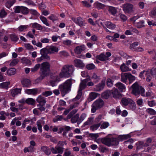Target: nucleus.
<instances>
[{
    "mask_svg": "<svg viewBox=\"0 0 156 156\" xmlns=\"http://www.w3.org/2000/svg\"><path fill=\"white\" fill-rule=\"evenodd\" d=\"M74 70V68L73 65H64L59 74V76L61 78H68L73 74Z\"/></svg>",
    "mask_w": 156,
    "mask_h": 156,
    "instance_id": "1",
    "label": "nucleus"
},
{
    "mask_svg": "<svg viewBox=\"0 0 156 156\" xmlns=\"http://www.w3.org/2000/svg\"><path fill=\"white\" fill-rule=\"evenodd\" d=\"M91 80L90 77H88L87 79H85L81 81L80 85L78 91V94L76 97L74 98V100H76V99H80L81 98L82 94V90L84 89L87 86V85L89 86H91L94 85V83L91 81L87 83V82Z\"/></svg>",
    "mask_w": 156,
    "mask_h": 156,
    "instance_id": "2",
    "label": "nucleus"
},
{
    "mask_svg": "<svg viewBox=\"0 0 156 156\" xmlns=\"http://www.w3.org/2000/svg\"><path fill=\"white\" fill-rule=\"evenodd\" d=\"M132 93L135 96L139 97L140 94L142 96H145V90L142 86H139L137 82H136L131 86Z\"/></svg>",
    "mask_w": 156,
    "mask_h": 156,
    "instance_id": "3",
    "label": "nucleus"
},
{
    "mask_svg": "<svg viewBox=\"0 0 156 156\" xmlns=\"http://www.w3.org/2000/svg\"><path fill=\"white\" fill-rule=\"evenodd\" d=\"M50 64L47 62L41 63L40 67V76L38 78L41 80H42L49 73Z\"/></svg>",
    "mask_w": 156,
    "mask_h": 156,
    "instance_id": "4",
    "label": "nucleus"
},
{
    "mask_svg": "<svg viewBox=\"0 0 156 156\" xmlns=\"http://www.w3.org/2000/svg\"><path fill=\"white\" fill-rule=\"evenodd\" d=\"M72 85V80L70 79L67 80L63 84L59 86L61 93L64 95L66 94L71 90Z\"/></svg>",
    "mask_w": 156,
    "mask_h": 156,
    "instance_id": "5",
    "label": "nucleus"
},
{
    "mask_svg": "<svg viewBox=\"0 0 156 156\" xmlns=\"http://www.w3.org/2000/svg\"><path fill=\"white\" fill-rule=\"evenodd\" d=\"M104 104V101L101 99H99L96 100L92 105V113H94L97 109L102 107Z\"/></svg>",
    "mask_w": 156,
    "mask_h": 156,
    "instance_id": "6",
    "label": "nucleus"
},
{
    "mask_svg": "<svg viewBox=\"0 0 156 156\" xmlns=\"http://www.w3.org/2000/svg\"><path fill=\"white\" fill-rule=\"evenodd\" d=\"M47 51H48V54H54L58 51V49L55 46L51 45L48 49L44 48L41 49L40 50V53L41 54L44 55Z\"/></svg>",
    "mask_w": 156,
    "mask_h": 156,
    "instance_id": "7",
    "label": "nucleus"
},
{
    "mask_svg": "<svg viewBox=\"0 0 156 156\" xmlns=\"http://www.w3.org/2000/svg\"><path fill=\"white\" fill-rule=\"evenodd\" d=\"M86 49V47L84 45L78 46L76 47L74 49V51L75 54L79 55L82 51H85Z\"/></svg>",
    "mask_w": 156,
    "mask_h": 156,
    "instance_id": "8",
    "label": "nucleus"
},
{
    "mask_svg": "<svg viewBox=\"0 0 156 156\" xmlns=\"http://www.w3.org/2000/svg\"><path fill=\"white\" fill-rule=\"evenodd\" d=\"M73 99H73V101H76V102H75L74 105H70V108L69 109H66L64 111L63 113L64 115H66L70 110L78 106V104L80 102V100H79V99H76V100H74Z\"/></svg>",
    "mask_w": 156,
    "mask_h": 156,
    "instance_id": "9",
    "label": "nucleus"
},
{
    "mask_svg": "<svg viewBox=\"0 0 156 156\" xmlns=\"http://www.w3.org/2000/svg\"><path fill=\"white\" fill-rule=\"evenodd\" d=\"M73 64L75 66L81 69L83 68L85 66V64L83 61L79 59H75L73 61Z\"/></svg>",
    "mask_w": 156,
    "mask_h": 156,
    "instance_id": "10",
    "label": "nucleus"
},
{
    "mask_svg": "<svg viewBox=\"0 0 156 156\" xmlns=\"http://www.w3.org/2000/svg\"><path fill=\"white\" fill-rule=\"evenodd\" d=\"M73 20L76 24L80 27L85 26L86 23L83 21V20L80 17H78L77 18H73Z\"/></svg>",
    "mask_w": 156,
    "mask_h": 156,
    "instance_id": "11",
    "label": "nucleus"
},
{
    "mask_svg": "<svg viewBox=\"0 0 156 156\" xmlns=\"http://www.w3.org/2000/svg\"><path fill=\"white\" fill-rule=\"evenodd\" d=\"M111 93L113 97L115 98H119L122 97V95L118 92L117 89L113 88L111 91Z\"/></svg>",
    "mask_w": 156,
    "mask_h": 156,
    "instance_id": "12",
    "label": "nucleus"
},
{
    "mask_svg": "<svg viewBox=\"0 0 156 156\" xmlns=\"http://www.w3.org/2000/svg\"><path fill=\"white\" fill-rule=\"evenodd\" d=\"M127 106L132 110H134L136 108V105L134 101L130 98H127Z\"/></svg>",
    "mask_w": 156,
    "mask_h": 156,
    "instance_id": "13",
    "label": "nucleus"
},
{
    "mask_svg": "<svg viewBox=\"0 0 156 156\" xmlns=\"http://www.w3.org/2000/svg\"><path fill=\"white\" fill-rule=\"evenodd\" d=\"M36 101L40 105H44L46 103L44 98L41 95L39 96L37 98Z\"/></svg>",
    "mask_w": 156,
    "mask_h": 156,
    "instance_id": "14",
    "label": "nucleus"
},
{
    "mask_svg": "<svg viewBox=\"0 0 156 156\" xmlns=\"http://www.w3.org/2000/svg\"><path fill=\"white\" fill-rule=\"evenodd\" d=\"M105 85V82L103 81H102L101 83L95 86L94 88V90L97 91H100L103 89Z\"/></svg>",
    "mask_w": 156,
    "mask_h": 156,
    "instance_id": "15",
    "label": "nucleus"
},
{
    "mask_svg": "<svg viewBox=\"0 0 156 156\" xmlns=\"http://www.w3.org/2000/svg\"><path fill=\"white\" fill-rule=\"evenodd\" d=\"M37 89H27L25 90V93L28 94H31L35 95L37 94Z\"/></svg>",
    "mask_w": 156,
    "mask_h": 156,
    "instance_id": "16",
    "label": "nucleus"
},
{
    "mask_svg": "<svg viewBox=\"0 0 156 156\" xmlns=\"http://www.w3.org/2000/svg\"><path fill=\"white\" fill-rule=\"evenodd\" d=\"M16 73V69L13 68L8 69L6 72V74L9 76H13Z\"/></svg>",
    "mask_w": 156,
    "mask_h": 156,
    "instance_id": "17",
    "label": "nucleus"
},
{
    "mask_svg": "<svg viewBox=\"0 0 156 156\" xmlns=\"http://www.w3.org/2000/svg\"><path fill=\"white\" fill-rule=\"evenodd\" d=\"M112 138H105L101 139V142L102 143L110 147L111 146V141Z\"/></svg>",
    "mask_w": 156,
    "mask_h": 156,
    "instance_id": "18",
    "label": "nucleus"
},
{
    "mask_svg": "<svg viewBox=\"0 0 156 156\" xmlns=\"http://www.w3.org/2000/svg\"><path fill=\"white\" fill-rule=\"evenodd\" d=\"M98 94L96 93L92 92L89 95V98L87 99L89 102H90L95 99L97 97Z\"/></svg>",
    "mask_w": 156,
    "mask_h": 156,
    "instance_id": "19",
    "label": "nucleus"
},
{
    "mask_svg": "<svg viewBox=\"0 0 156 156\" xmlns=\"http://www.w3.org/2000/svg\"><path fill=\"white\" fill-rule=\"evenodd\" d=\"M30 25L32 28H35L38 30H43V27L40 24L37 23H31Z\"/></svg>",
    "mask_w": 156,
    "mask_h": 156,
    "instance_id": "20",
    "label": "nucleus"
},
{
    "mask_svg": "<svg viewBox=\"0 0 156 156\" xmlns=\"http://www.w3.org/2000/svg\"><path fill=\"white\" fill-rule=\"evenodd\" d=\"M127 79L129 80V83L130 84L135 80V77L130 73H127Z\"/></svg>",
    "mask_w": 156,
    "mask_h": 156,
    "instance_id": "21",
    "label": "nucleus"
},
{
    "mask_svg": "<svg viewBox=\"0 0 156 156\" xmlns=\"http://www.w3.org/2000/svg\"><path fill=\"white\" fill-rule=\"evenodd\" d=\"M105 24L108 28L111 30H114L115 28V25L110 21L105 22Z\"/></svg>",
    "mask_w": 156,
    "mask_h": 156,
    "instance_id": "22",
    "label": "nucleus"
},
{
    "mask_svg": "<svg viewBox=\"0 0 156 156\" xmlns=\"http://www.w3.org/2000/svg\"><path fill=\"white\" fill-rule=\"evenodd\" d=\"M94 5V7L98 9H103L105 7L104 5L98 2H95Z\"/></svg>",
    "mask_w": 156,
    "mask_h": 156,
    "instance_id": "23",
    "label": "nucleus"
},
{
    "mask_svg": "<svg viewBox=\"0 0 156 156\" xmlns=\"http://www.w3.org/2000/svg\"><path fill=\"white\" fill-rule=\"evenodd\" d=\"M21 82L23 87H27L30 85V81L28 79H23L21 80Z\"/></svg>",
    "mask_w": 156,
    "mask_h": 156,
    "instance_id": "24",
    "label": "nucleus"
},
{
    "mask_svg": "<svg viewBox=\"0 0 156 156\" xmlns=\"http://www.w3.org/2000/svg\"><path fill=\"white\" fill-rule=\"evenodd\" d=\"M115 85L121 92H122L124 90L126 89V87L121 83H118L115 84Z\"/></svg>",
    "mask_w": 156,
    "mask_h": 156,
    "instance_id": "25",
    "label": "nucleus"
},
{
    "mask_svg": "<svg viewBox=\"0 0 156 156\" xmlns=\"http://www.w3.org/2000/svg\"><path fill=\"white\" fill-rule=\"evenodd\" d=\"M21 89L20 88L14 89L11 90V94L13 96H15L18 94H20Z\"/></svg>",
    "mask_w": 156,
    "mask_h": 156,
    "instance_id": "26",
    "label": "nucleus"
},
{
    "mask_svg": "<svg viewBox=\"0 0 156 156\" xmlns=\"http://www.w3.org/2000/svg\"><path fill=\"white\" fill-rule=\"evenodd\" d=\"M37 123L38 130L41 132L42 126L44 124V122L42 120H40L37 121Z\"/></svg>",
    "mask_w": 156,
    "mask_h": 156,
    "instance_id": "27",
    "label": "nucleus"
},
{
    "mask_svg": "<svg viewBox=\"0 0 156 156\" xmlns=\"http://www.w3.org/2000/svg\"><path fill=\"white\" fill-rule=\"evenodd\" d=\"M16 2V0H7L5 4V5L8 8H10Z\"/></svg>",
    "mask_w": 156,
    "mask_h": 156,
    "instance_id": "28",
    "label": "nucleus"
},
{
    "mask_svg": "<svg viewBox=\"0 0 156 156\" xmlns=\"http://www.w3.org/2000/svg\"><path fill=\"white\" fill-rule=\"evenodd\" d=\"M10 83V81L4 82L1 83H0V88L7 89Z\"/></svg>",
    "mask_w": 156,
    "mask_h": 156,
    "instance_id": "29",
    "label": "nucleus"
},
{
    "mask_svg": "<svg viewBox=\"0 0 156 156\" xmlns=\"http://www.w3.org/2000/svg\"><path fill=\"white\" fill-rule=\"evenodd\" d=\"M39 18L40 20L44 24L46 25L47 26H50V25L49 23L48 22L47 20L46 17L42 16H41L39 17Z\"/></svg>",
    "mask_w": 156,
    "mask_h": 156,
    "instance_id": "30",
    "label": "nucleus"
},
{
    "mask_svg": "<svg viewBox=\"0 0 156 156\" xmlns=\"http://www.w3.org/2000/svg\"><path fill=\"white\" fill-rule=\"evenodd\" d=\"M29 27V26L27 25H21L18 27V29L19 31L23 32L26 31Z\"/></svg>",
    "mask_w": 156,
    "mask_h": 156,
    "instance_id": "31",
    "label": "nucleus"
},
{
    "mask_svg": "<svg viewBox=\"0 0 156 156\" xmlns=\"http://www.w3.org/2000/svg\"><path fill=\"white\" fill-rule=\"evenodd\" d=\"M108 9L109 12L113 15L116 14L117 12V10L115 8L112 6H109Z\"/></svg>",
    "mask_w": 156,
    "mask_h": 156,
    "instance_id": "32",
    "label": "nucleus"
},
{
    "mask_svg": "<svg viewBox=\"0 0 156 156\" xmlns=\"http://www.w3.org/2000/svg\"><path fill=\"white\" fill-rule=\"evenodd\" d=\"M97 59L102 61H104L107 60V57H106L105 55L104 54H101L100 55H97Z\"/></svg>",
    "mask_w": 156,
    "mask_h": 156,
    "instance_id": "33",
    "label": "nucleus"
},
{
    "mask_svg": "<svg viewBox=\"0 0 156 156\" xmlns=\"http://www.w3.org/2000/svg\"><path fill=\"white\" fill-rule=\"evenodd\" d=\"M91 79L93 80L94 82H98L100 79L99 76H98L97 74L95 73H94L92 74L91 76Z\"/></svg>",
    "mask_w": 156,
    "mask_h": 156,
    "instance_id": "34",
    "label": "nucleus"
},
{
    "mask_svg": "<svg viewBox=\"0 0 156 156\" xmlns=\"http://www.w3.org/2000/svg\"><path fill=\"white\" fill-rule=\"evenodd\" d=\"M41 150L48 155H50L51 154L50 150L46 146H43L41 148Z\"/></svg>",
    "mask_w": 156,
    "mask_h": 156,
    "instance_id": "35",
    "label": "nucleus"
},
{
    "mask_svg": "<svg viewBox=\"0 0 156 156\" xmlns=\"http://www.w3.org/2000/svg\"><path fill=\"white\" fill-rule=\"evenodd\" d=\"M0 120H5V119L6 116H8L9 113H6L4 111H2L0 112Z\"/></svg>",
    "mask_w": 156,
    "mask_h": 156,
    "instance_id": "36",
    "label": "nucleus"
},
{
    "mask_svg": "<svg viewBox=\"0 0 156 156\" xmlns=\"http://www.w3.org/2000/svg\"><path fill=\"white\" fill-rule=\"evenodd\" d=\"M101 125V124L100 123H99L97 124L93 125L90 126V130L92 131L97 130L100 126Z\"/></svg>",
    "mask_w": 156,
    "mask_h": 156,
    "instance_id": "37",
    "label": "nucleus"
},
{
    "mask_svg": "<svg viewBox=\"0 0 156 156\" xmlns=\"http://www.w3.org/2000/svg\"><path fill=\"white\" fill-rule=\"evenodd\" d=\"M139 44V43L138 42H136L133 43L131 44L130 45V49L133 51H135L136 50V47Z\"/></svg>",
    "mask_w": 156,
    "mask_h": 156,
    "instance_id": "38",
    "label": "nucleus"
},
{
    "mask_svg": "<svg viewBox=\"0 0 156 156\" xmlns=\"http://www.w3.org/2000/svg\"><path fill=\"white\" fill-rule=\"evenodd\" d=\"M40 67V65L39 64H36L33 67L31 68V72L33 73L36 72Z\"/></svg>",
    "mask_w": 156,
    "mask_h": 156,
    "instance_id": "39",
    "label": "nucleus"
},
{
    "mask_svg": "<svg viewBox=\"0 0 156 156\" xmlns=\"http://www.w3.org/2000/svg\"><path fill=\"white\" fill-rule=\"evenodd\" d=\"M26 102L28 104L33 105L35 104V101L32 98H28L26 100Z\"/></svg>",
    "mask_w": 156,
    "mask_h": 156,
    "instance_id": "40",
    "label": "nucleus"
},
{
    "mask_svg": "<svg viewBox=\"0 0 156 156\" xmlns=\"http://www.w3.org/2000/svg\"><path fill=\"white\" fill-rule=\"evenodd\" d=\"M133 12V5L127 3V13H131Z\"/></svg>",
    "mask_w": 156,
    "mask_h": 156,
    "instance_id": "41",
    "label": "nucleus"
},
{
    "mask_svg": "<svg viewBox=\"0 0 156 156\" xmlns=\"http://www.w3.org/2000/svg\"><path fill=\"white\" fill-rule=\"evenodd\" d=\"M121 81L125 83L127 82V73H122L121 74Z\"/></svg>",
    "mask_w": 156,
    "mask_h": 156,
    "instance_id": "42",
    "label": "nucleus"
},
{
    "mask_svg": "<svg viewBox=\"0 0 156 156\" xmlns=\"http://www.w3.org/2000/svg\"><path fill=\"white\" fill-rule=\"evenodd\" d=\"M49 20L54 22L58 20V16L54 14H51L48 17Z\"/></svg>",
    "mask_w": 156,
    "mask_h": 156,
    "instance_id": "43",
    "label": "nucleus"
},
{
    "mask_svg": "<svg viewBox=\"0 0 156 156\" xmlns=\"http://www.w3.org/2000/svg\"><path fill=\"white\" fill-rule=\"evenodd\" d=\"M111 146L114 145H117L119 144V142L118 140V139L115 138H112L111 141Z\"/></svg>",
    "mask_w": 156,
    "mask_h": 156,
    "instance_id": "44",
    "label": "nucleus"
},
{
    "mask_svg": "<svg viewBox=\"0 0 156 156\" xmlns=\"http://www.w3.org/2000/svg\"><path fill=\"white\" fill-rule=\"evenodd\" d=\"M111 91L110 90H107L104 92L102 94V96L103 98H107L110 96Z\"/></svg>",
    "mask_w": 156,
    "mask_h": 156,
    "instance_id": "45",
    "label": "nucleus"
},
{
    "mask_svg": "<svg viewBox=\"0 0 156 156\" xmlns=\"http://www.w3.org/2000/svg\"><path fill=\"white\" fill-rule=\"evenodd\" d=\"M86 67L87 69L90 70L94 69L95 68V66L93 64L90 63L87 65Z\"/></svg>",
    "mask_w": 156,
    "mask_h": 156,
    "instance_id": "46",
    "label": "nucleus"
},
{
    "mask_svg": "<svg viewBox=\"0 0 156 156\" xmlns=\"http://www.w3.org/2000/svg\"><path fill=\"white\" fill-rule=\"evenodd\" d=\"M79 114H76L71 119V121L72 123H75L77 122L78 119L79 118Z\"/></svg>",
    "mask_w": 156,
    "mask_h": 156,
    "instance_id": "47",
    "label": "nucleus"
},
{
    "mask_svg": "<svg viewBox=\"0 0 156 156\" xmlns=\"http://www.w3.org/2000/svg\"><path fill=\"white\" fill-rule=\"evenodd\" d=\"M147 112L151 115H156V112L154 109L151 108H148L147 109Z\"/></svg>",
    "mask_w": 156,
    "mask_h": 156,
    "instance_id": "48",
    "label": "nucleus"
},
{
    "mask_svg": "<svg viewBox=\"0 0 156 156\" xmlns=\"http://www.w3.org/2000/svg\"><path fill=\"white\" fill-rule=\"evenodd\" d=\"M30 122V120L28 119H25L23 121L22 127L24 128L26 126L27 124H29Z\"/></svg>",
    "mask_w": 156,
    "mask_h": 156,
    "instance_id": "49",
    "label": "nucleus"
},
{
    "mask_svg": "<svg viewBox=\"0 0 156 156\" xmlns=\"http://www.w3.org/2000/svg\"><path fill=\"white\" fill-rule=\"evenodd\" d=\"M127 138V136L126 135H119L117 138L119 141H122L126 140Z\"/></svg>",
    "mask_w": 156,
    "mask_h": 156,
    "instance_id": "50",
    "label": "nucleus"
},
{
    "mask_svg": "<svg viewBox=\"0 0 156 156\" xmlns=\"http://www.w3.org/2000/svg\"><path fill=\"white\" fill-rule=\"evenodd\" d=\"M144 21L142 20L138 22L136 24V27L137 28H140L145 26L144 25Z\"/></svg>",
    "mask_w": 156,
    "mask_h": 156,
    "instance_id": "51",
    "label": "nucleus"
},
{
    "mask_svg": "<svg viewBox=\"0 0 156 156\" xmlns=\"http://www.w3.org/2000/svg\"><path fill=\"white\" fill-rule=\"evenodd\" d=\"M101 128L105 129L107 128L109 126V123L107 122H104L101 124Z\"/></svg>",
    "mask_w": 156,
    "mask_h": 156,
    "instance_id": "52",
    "label": "nucleus"
},
{
    "mask_svg": "<svg viewBox=\"0 0 156 156\" xmlns=\"http://www.w3.org/2000/svg\"><path fill=\"white\" fill-rule=\"evenodd\" d=\"M28 9L27 7L22 6L21 8V12L23 14H26L28 12Z\"/></svg>",
    "mask_w": 156,
    "mask_h": 156,
    "instance_id": "53",
    "label": "nucleus"
},
{
    "mask_svg": "<svg viewBox=\"0 0 156 156\" xmlns=\"http://www.w3.org/2000/svg\"><path fill=\"white\" fill-rule=\"evenodd\" d=\"M52 94V92L51 91H46L45 92H43L42 93V94L45 97H48L51 95Z\"/></svg>",
    "mask_w": 156,
    "mask_h": 156,
    "instance_id": "54",
    "label": "nucleus"
},
{
    "mask_svg": "<svg viewBox=\"0 0 156 156\" xmlns=\"http://www.w3.org/2000/svg\"><path fill=\"white\" fill-rule=\"evenodd\" d=\"M41 42L43 43H49L50 39L48 38H42L41 39Z\"/></svg>",
    "mask_w": 156,
    "mask_h": 156,
    "instance_id": "55",
    "label": "nucleus"
},
{
    "mask_svg": "<svg viewBox=\"0 0 156 156\" xmlns=\"http://www.w3.org/2000/svg\"><path fill=\"white\" fill-rule=\"evenodd\" d=\"M19 60L17 59H15L10 62L9 65L11 66H13L16 65L18 62Z\"/></svg>",
    "mask_w": 156,
    "mask_h": 156,
    "instance_id": "56",
    "label": "nucleus"
},
{
    "mask_svg": "<svg viewBox=\"0 0 156 156\" xmlns=\"http://www.w3.org/2000/svg\"><path fill=\"white\" fill-rule=\"evenodd\" d=\"M132 32L136 33L138 32V31L136 29L134 28L130 30H127V35H132L133 34Z\"/></svg>",
    "mask_w": 156,
    "mask_h": 156,
    "instance_id": "57",
    "label": "nucleus"
},
{
    "mask_svg": "<svg viewBox=\"0 0 156 156\" xmlns=\"http://www.w3.org/2000/svg\"><path fill=\"white\" fill-rule=\"evenodd\" d=\"M25 47L26 49L29 50H33V47L30 44H24Z\"/></svg>",
    "mask_w": 156,
    "mask_h": 156,
    "instance_id": "58",
    "label": "nucleus"
},
{
    "mask_svg": "<svg viewBox=\"0 0 156 156\" xmlns=\"http://www.w3.org/2000/svg\"><path fill=\"white\" fill-rule=\"evenodd\" d=\"M77 109H73L70 113L69 115L67 116V118L68 119H70L72 116L75 113H76L77 111Z\"/></svg>",
    "mask_w": 156,
    "mask_h": 156,
    "instance_id": "59",
    "label": "nucleus"
},
{
    "mask_svg": "<svg viewBox=\"0 0 156 156\" xmlns=\"http://www.w3.org/2000/svg\"><path fill=\"white\" fill-rule=\"evenodd\" d=\"M55 148L57 150L58 153L61 154L63 152V148L57 146L55 147Z\"/></svg>",
    "mask_w": 156,
    "mask_h": 156,
    "instance_id": "60",
    "label": "nucleus"
},
{
    "mask_svg": "<svg viewBox=\"0 0 156 156\" xmlns=\"http://www.w3.org/2000/svg\"><path fill=\"white\" fill-rule=\"evenodd\" d=\"M120 69L122 72H126L127 70V66L124 63L122 64L120 66Z\"/></svg>",
    "mask_w": 156,
    "mask_h": 156,
    "instance_id": "61",
    "label": "nucleus"
},
{
    "mask_svg": "<svg viewBox=\"0 0 156 156\" xmlns=\"http://www.w3.org/2000/svg\"><path fill=\"white\" fill-rule=\"evenodd\" d=\"M107 84L109 87H111L112 86L113 84V82L110 78H108L107 79Z\"/></svg>",
    "mask_w": 156,
    "mask_h": 156,
    "instance_id": "62",
    "label": "nucleus"
},
{
    "mask_svg": "<svg viewBox=\"0 0 156 156\" xmlns=\"http://www.w3.org/2000/svg\"><path fill=\"white\" fill-rule=\"evenodd\" d=\"M22 6H16L14 8L15 12L16 13H19L21 12Z\"/></svg>",
    "mask_w": 156,
    "mask_h": 156,
    "instance_id": "63",
    "label": "nucleus"
},
{
    "mask_svg": "<svg viewBox=\"0 0 156 156\" xmlns=\"http://www.w3.org/2000/svg\"><path fill=\"white\" fill-rule=\"evenodd\" d=\"M122 105L123 107H126L127 106V100L126 98H122L121 100Z\"/></svg>",
    "mask_w": 156,
    "mask_h": 156,
    "instance_id": "64",
    "label": "nucleus"
}]
</instances>
